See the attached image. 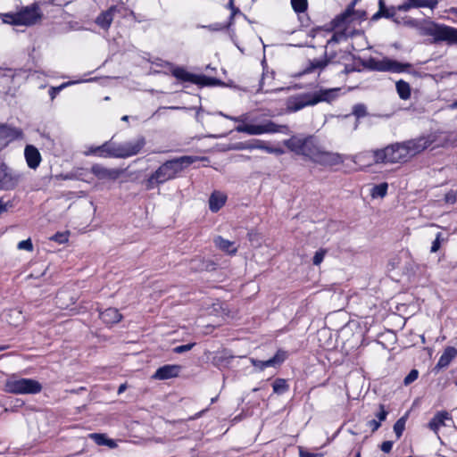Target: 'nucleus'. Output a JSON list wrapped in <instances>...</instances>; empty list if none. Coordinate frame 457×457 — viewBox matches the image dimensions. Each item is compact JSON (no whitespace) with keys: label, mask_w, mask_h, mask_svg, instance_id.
<instances>
[{"label":"nucleus","mask_w":457,"mask_h":457,"mask_svg":"<svg viewBox=\"0 0 457 457\" xmlns=\"http://www.w3.org/2000/svg\"><path fill=\"white\" fill-rule=\"evenodd\" d=\"M171 73L176 79H178L181 81L191 82V83L196 84V85L201 83V79H205L204 75H195V74L190 73V72L187 71L184 68H181V67H177V68L173 69Z\"/></svg>","instance_id":"20"},{"label":"nucleus","mask_w":457,"mask_h":457,"mask_svg":"<svg viewBox=\"0 0 457 457\" xmlns=\"http://www.w3.org/2000/svg\"><path fill=\"white\" fill-rule=\"evenodd\" d=\"M42 15L39 6L35 3L21 8L17 13L10 15L12 21L8 22L15 25L30 26L40 21Z\"/></svg>","instance_id":"8"},{"label":"nucleus","mask_w":457,"mask_h":457,"mask_svg":"<svg viewBox=\"0 0 457 457\" xmlns=\"http://www.w3.org/2000/svg\"><path fill=\"white\" fill-rule=\"evenodd\" d=\"M353 12L350 9H345L342 13L337 15L330 22L332 29L345 30L346 25L351 21Z\"/></svg>","instance_id":"22"},{"label":"nucleus","mask_w":457,"mask_h":457,"mask_svg":"<svg viewBox=\"0 0 457 457\" xmlns=\"http://www.w3.org/2000/svg\"><path fill=\"white\" fill-rule=\"evenodd\" d=\"M367 106L364 104H356L353 106L352 115L355 117L353 130H357L360 125V119L368 115Z\"/></svg>","instance_id":"29"},{"label":"nucleus","mask_w":457,"mask_h":457,"mask_svg":"<svg viewBox=\"0 0 457 457\" xmlns=\"http://www.w3.org/2000/svg\"><path fill=\"white\" fill-rule=\"evenodd\" d=\"M127 388V386L126 384H121L120 385L119 388H118V394L120 395L121 393H123Z\"/></svg>","instance_id":"63"},{"label":"nucleus","mask_w":457,"mask_h":457,"mask_svg":"<svg viewBox=\"0 0 457 457\" xmlns=\"http://www.w3.org/2000/svg\"><path fill=\"white\" fill-rule=\"evenodd\" d=\"M65 87V84L61 85L60 87H52L49 89V96L52 100H54L56 96V95Z\"/></svg>","instance_id":"55"},{"label":"nucleus","mask_w":457,"mask_h":457,"mask_svg":"<svg viewBox=\"0 0 457 457\" xmlns=\"http://www.w3.org/2000/svg\"><path fill=\"white\" fill-rule=\"evenodd\" d=\"M382 13H383L384 18H386V19L393 18L395 15V7H391V8L385 7V9L382 10Z\"/></svg>","instance_id":"51"},{"label":"nucleus","mask_w":457,"mask_h":457,"mask_svg":"<svg viewBox=\"0 0 457 457\" xmlns=\"http://www.w3.org/2000/svg\"><path fill=\"white\" fill-rule=\"evenodd\" d=\"M364 68L370 71H389L394 73H401L406 71L411 67V63H403L395 60L389 59L387 57L382 60H378L374 57H370L362 62Z\"/></svg>","instance_id":"5"},{"label":"nucleus","mask_w":457,"mask_h":457,"mask_svg":"<svg viewBox=\"0 0 457 457\" xmlns=\"http://www.w3.org/2000/svg\"><path fill=\"white\" fill-rule=\"evenodd\" d=\"M264 151H266L269 154H284V150L280 147H271L265 144Z\"/></svg>","instance_id":"52"},{"label":"nucleus","mask_w":457,"mask_h":457,"mask_svg":"<svg viewBox=\"0 0 457 457\" xmlns=\"http://www.w3.org/2000/svg\"><path fill=\"white\" fill-rule=\"evenodd\" d=\"M273 392L278 395H281L287 391L288 385L286 381V379L283 378H277L272 384Z\"/></svg>","instance_id":"35"},{"label":"nucleus","mask_w":457,"mask_h":457,"mask_svg":"<svg viewBox=\"0 0 457 457\" xmlns=\"http://www.w3.org/2000/svg\"><path fill=\"white\" fill-rule=\"evenodd\" d=\"M327 250L325 249L318 250L313 256L312 263L316 266L320 265L323 262Z\"/></svg>","instance_id":"44"},{"label":"nucleus","mask_w":457,"mask_h":457,"mask_svg":"<svg viewBox=\"0 0 457 457\" xmlns=\"http://www.w3.org/2000/svg\"><path fill=\"white\" fill-rule=\"evenodd\" d=\"M331 62V58H325L323 60H313L310 63V67L307 69L308 71H313L317 69H323L325 68L329 62Z\"/></svg>","instance_id":"36"},{"label":"nucleus","mask_w":457,"mask_h":457,"mask_svg":"<svg viewBox=\"0 0 457 457\" xmlns=\"http://www.w3.org/2000/svg\"><path fill=\"white\" fill-rule=\"evenodd\" d=\"M396 91L403 100H407L411 97V87L406 81L400 79L395 84Z\"/></svg>","instance_id":"32"},{"label":"nucleus","mask_w":457,"mask_h":457,"mask_svg":"<svg viewBox=\"0 0 457 457\" xmlns=\"http://www.w3.org/2000/svg\"><path fill=\"white\" fill-rule=\"evenodd\" d=\"M393 447V442L392 441H385L381 444L380 449L382 452L386 453H389Z\"/></svg>","instance_id":"53"},{"label":"nucleus","mask_w":457,"mask_h":457,"mask_svg":"<svg viewBox=\"0 0 457 457\" xmlns=\"http://www.w3.org/2000/svg\"><path fill=\"white\" fill-rule=\"evenodd\" d=\"M419 377V371L416 369L411 370L409 374L404 378L403 384L405 386L411 385Z\"/></svg>","instance_id":"42"},{"label":"nucleus","mask_w":457,"mask_h":457,"mask_svg":"<svg viewBox=\"0 0 457 457\" xmlns=\"http://www.w3.org/2000/svg\"><path fill=\"white\" fill-rule=\"evenodd\" d=\"M118 8L115 5L111 6L106 12H104L97 16L96 23L102 29H109L113 20V13Z\"/></svg>","instance_id":"26"},{"label":"nucleus","mask_w":457,"mask_h":457,"mask_svg":"<svg viewBox=\"0 0 457 457\" xmlns=\"http://www.w3.org/2000/svg\"><path fill=\"white\" fill-rule=\"evenodd\" d=\"M380 411L376 414L377 418L378 419V421L381 422L386 419L387 411L385 410L384 405H379Z\"/></svg>","instance_id":"54"},{"label":"nucleus","mask_w":457,"mask_h":457,"mask_svg":"<svg viewBox=\"0 0 457 457\" xmlns=\"http://www.w3.org/2000/svg\"><path fill=\"white\" fill-rule=\"evenodd\" d=\"M266 78H267V77L265 76V74H263V76H262V80H261V82H260V87H259V91H263V92H265V93H267V92H270V91H272V90H273V89H269V88L264 89V84H265V79H266Z\"/></svg>","instance_id":"59"},{"label":"nucleus","mask_w":457,"mask_h":457,"mask_svg":"<svg viewBox=\"0 0 457 457\" xmlns=\"http://www.w3.org/2000/svg\"><path fill=\"white\" fill-rule=\"evenodd\" d=\"M436 5V0H406L404 3L397 6V10L401 12H408L412 8L420 7H428L434 9Z\"/></svg>","instance_id":"18"},{"label":"nucleus","mask_w":457,"mask_h":457,"mask_svg":"<svg viewBox=\"0 0 457 457\" xmlns=\"http://www.w3.org/2000/svg\"><path fill=\"white\" fill-rule=\"evenodd\" d=\"M21 180V175L9 168L5 163H0V190H12Z\"/></svg>","instance_id":"10"},{"label":"nucleus","mask_w":457,"mask_h":457,"mask_svg":"<svg viewBox=\"0 0 457 457\" xmlns=\"http://www.w3.org/2000/svg\"><path fill=\"white\" fill-rule=\"evenodd\" d=\"M18 249L32 251L33 250V245H32L31 240L29 238V239L22 240V241L19 242Z\"/></svg>","instance_id":"48"},{"label":"nucleus","mask_w":457,"mask_h":457,"mask_svg":"<svg viewBox=\"0 0 457 457\" xmlns=\"http://www.w3.org/2000/svg\"><path fill=\"white\" fill-rule=\"evenodd\" d=\"M90 171L99 180L115 181L123 174L124 170L118 168H106L102 164L96 163L92 165Z\"/></svg>","instance_id":"12"},{"label":"nucleus","mask_w":457,"mask_h":457,"mask_svg":"<svg viewBox=\"0 0 457 457\" xmlns=\"http://www.w3.org/2000/svg\"><path fill=\"white\" fill-rule=\"evenodd\" d=\"M145 138L142 136L137 137L135 140L124 142L129 157L137 154L145 145Z\"/></svg>","instance_id":"27"},{"label":"nucleus","mask_w":457,"mask_h":457,"mask_svg":"<svg viewBox=\"0 0 457 457\" xmlns=\"http://www.w3.org/2000/svg\"><path fill=\"white\" fill-rule=\"evenodd\" d=\"M198 160L196 156L184 155L162 163L151 176L145 179V186L147 190L155 188L161 184L174 179L177 174L181 172Z\"/></svg>","instance_id":"2"},{"label":"nucleus","mask_w":457,"mask_h":457,"mask_svg":"<svg viewBox=\"0 0 457 457\" xmlns=\"http://www.w3.org/2000/svg\"><path fill=\"white\" fill-rule=\"evenodd\" d=\"M214 243L217 247H219L220 250H222L226 253H237V248L233 247L234 242H231L228 239H224L223 237L219 236L214 239Z\"/></svg>","instance_id":"31"},{"label":"nucleus","mask_w":457,"mask_h":457,"mask_svg":"<svg viewBox=\"0 0 457 457\" xmlns=\"http://www.w3.org/2000/svg\"><path fill=\"white\" fill-rule=\"evenodd\" d=\"M69 232H57L50 237L51 240L59 244H63L68 241Z\"/></svg>","instance_id":"41"},{"label":"nucleus","mask_w":457,"mask_h":457,"mask_svg":"<svg viewBox=\"0 0 457 457\" xmlns=\"http://www.w3.org/2000/svg\"><path fill=\"white\" fill-rule=\"evenodd\" d=\"M227 201V195L220 191H214L209 198V208L212 212L220 211Z\"/></svg>","instance_id":"25"},{"label":"nucleus","mask_w":457,"mask_h":457,"mask_svg":"<svg viewBox=\"0 0 457 457\" xmlns=\"http://www.w3.org/2000/svg\"><path fill=\"white\" fill-rule=\"evenodd\" d=\"M284 145L291 152L311 160L320 165H337L343 162L342 156L337 153L324 151L313 136L295 135L283 141Z\"/></svg>","instance_id":"1"},{"label":"nucleus","mask_w":457,"mask_h":457,"mask_svg":"<svg viewBox=\"0 0 457 457\" xmlns=\"http://www.w3.org/2000/svg\"><path fill=\"white\" fill-rule=\"evenodd\" d=\"M300 457H322L323 454L322 453H310V452H306L304 450H303L302 448H300Z\"/></svg>","instance_id":"56"},{"label":"nucleus","mask_w":457,"mask_h":457,"mask_svg":"<svg viewBox=\"0 0 457 457\" xmlns=\"http://www.w3.org/2000/svg\"><path fill=\"white\" fill-rule=\"evenodd\" d=\"M380 18H384L383 17V13H382V10H378L376 13H374L372 15V17L370 18V21H377L378 20H379Z\"/></svg>","instance_id":"60"},{"label":"nucleus","mask_w":457,"mask_h":457,"mask_svg":"<svg viewBox=\"0 0 457 457\" xmlns=\"http://www.w3.org/2000/svg\"><path fill=\"white\" fill-rule=\"evenodd\" d=\"M24 156L28 166L33 170H36L39 166L42 160L39 151L32 145H26Z\"/></svg>","instance_id":"19"},{"label":"nucleus","mask_w":457,"mask_h":457,"mask_svg":"<svg viewBox=\"0 0 457 457\" xmlns=\"http://www.w3.org/2000/svg\"><path fill=\"white\" fill-rule=\"evenodd\" d=\"M436 135L429 134L414 139L403 141L409 158L421 153L436 141Z\"/></svg>","instance_id":"9"},{"label":"nucleus","mask_w":457,"mask_h":457,"mask_svg":"<svg viewBox=\"0 0 457 457\" xmlns=\"http://www.w3.org/2000/svg\"><path fill=\"white\" fill-rule=\"evenodd\" d=\"M220 81L214 78H208L205 76V79H201V83L198 85L203 86H214V85H220Z\"/></svg>","instance_id":"50"},{"label":"nucleus","mask_w":457,"mask_h":457,"mask_svg":"<svg viewBox=\"0 0 457 457\" xmlns=\"http://www.w3.org/2000/svg\"><path fill=\"white\" fill-rule=\"evenodd\" d=\"M347 37V35L345 30H340L337 32H335L331 38L328 41V44L330 43H339L343 39H345Z\"/></svg>","instance_id":"43"},{"label":"nucleus","mask_w":457,"mask_h":457,"mask_svg":"<svg viewBox=\"0 0 457 457\" xmlns=\"http://www.w3.org/2000/svg\"><path fill=\"white\" fill-rule=\"evenodd\" d=\"M457 201V193L453 190H450L445 195V202L446 204H453Z\"/></svg>","instance_id":"47"},{"label":"nucleus","mask_w":457,"mask_h":457,"mask_svg":"<svg viewBox=\"0 0 457 457\" xmlns=\"http://www.w3.org/2000/svg\"><path fill=\"white\" fill-rule=\"evenodd\" d=\"M21 137V129L8 124L0 123V142H3L4 145H7L10 142Z\"/></svg>","instance_id":"14"},{"label":"nucleus","mask_w":457,"mask_h":457,"mask_svg":"<svg viewBox=\"0 0 457 457\" xmlns=\"http://www.w3.org/2000/svg\"><path fill=\"white\" fill-rule=\"evenodd\" d=\"M246 120L247 116L245 114L233 118V121L236 122H245Z\"/></svg>","instance_id":"62"},{"label":"nucleus","mask_w":457,"mask_h":457,"mask_svg":"<svg viewBox=\"0 0 457 457\" xmlns=\"http://www.w3.org/2000/svg\"><path fill=\"white\" fill-rule=\"evenodd\" d=\"M110 154L112 158H129L124 143L116 144L112 142V153Z\"/></svg>","instance_id":"33"},{"label":"nucleus","mask_w":457,"mask_h":457,"mask_svg":"<svg viewBox=\"0 0 457 457\" xmlns=\"http://www.w3.org/2000/svg\"><path fill=\"white\" fill-rule=\"evenodd\" d=\"M42 390V385L32 378L8 379L5 391L15 395H35Z\"/></svg>","instance_id":"6"},{"label":"nucleus","mask_w":457,"mask_h":457,"mask_svg":"<svg viewBox=\"0 0 457 457\" xmlns=\"http://www.w3.org/2000/svg\"><path fill=\"white\" fill-rule=\"evenodd\" d=\"M409 159L410 158L403 142L395 143L383 149L374 151V160L377 163L405 162Z\"/></svg>","instance_id":"3"},{"label":"nucleus","mask_w":457,"mask_h":457,"mask_svg":"<svg viewBox=\"0 0 457 457\" xmlns=\"http://www.w3.org/2000/svg\"><path fill=\"white\" fill-rule=\"evenodd\" d=\"M406 417L400 418L394 425V432L395 433L396 437L399 439L405 428Z\"/></svg>","instance_id":"38"},{"label":"nucleus","mask_w":457,"mask_h":457,"mask_svg":"<svg viewBox=\"0 0 457 457\" xmlns=\"http://www.w3.org/2000/svg\"><path fill=\"white\" fill-rule=\"evenodd\" d=\"M12 204L11 202L4 203L2 198H0V214L6 212L8 208L12 207Z\"/></svg>","instance_id":"57"},{"label":"nucleus","mask_w":457,"mask_h":457,"mask_svg":"<svg viewBox=\"0 0 457 457\" xmlns=\"http://www.w3.org/2000/svg\"><path fill=\"white\" fill-rule=\"evenodd\" d=\"M368 426L371 428L372 432H375L380 428L381 424L376 420H370L368 421Z\"/></svg>","instance_id":"58"},{"label":"nucleus","mask_w":457,"mask_h":457,"mask_svg":"<svg viewBox=\"0 0 457 457\" xmlns=\"http://www.w3.org/2000/svg\"><path fill=\"white\" fill-rule=\"evenodd\" d=\"M314 105L312 92L302 93L287 98L286 108L288 112H295L306 106Z\"/></svg>","instance_id":"11"},{"label":"nucleus","mask_w":457,"mask_h":457,"mask_svg":"<svg viewBox=\"0 0 457 457\" xmlns=\"http://www.w3.org/2000/svg\"><path fill=\"white\" fill-rule=\"evenodd\" d=\"M292 8L297 13L303 12L307 10V0H291Z\"/></svg>","instance_id":"37"},{"label":"nucleus","mask_w":457,"mask_h":457,"mask_svg":"<svg viewBox=\"0 0 457 457\" xmlns=\"http://www.w3.org/2000/svg\"><path fill=\"white\" fill-rule=\"evenodd\" d=\"M427 34L437 44L445 42L447 45H457V29L445 24H433L427 29Z\"/></svg>","instance_id":"7"},{"label":"nucleus","mask_w":457,"mask_h":457,"mask_svg":"<svg viewBox=\"0 0 457 457\" xmlns=\"http://www.w3.org/2000/svg\"><path fill=\"white\" fill-rule=\"evenodd\" d=\"M195 343H190L187 345H178L173 349V352L176 353H183L187 351H190L195 346Z\"/></svg>","instance_id":"46"},{"label":"nucleus","mask_w":457,"mask_h":457,"mask_svg":"<svg viewBox=\"0 0 457 457\" xmlns=\"http://www.w3.org/2000/svg\"><path fill=\"white\" fill-rule=\"evenodd\" d=\"M385 7L386 5L384 0H378V10H383Z\"/></svg>","instance_id":"64"},{"label":"nucleus","mask_w":457,"mask_h":457,"mask_svg":"<svg viewBox=\"0 0 457 457\" xmlns=\"http://www.w3.org/2000/svg\"><path fill=\"white\" fill-rule=\"evenodd\" d=\"M447 421L453 422V417L446 411H437L434 417L430 420L428 424V427L435 432L436 435L438 434V430L441 427H448Z\"/></svg>","instance_id":"16"},{"label":"nucleus","mask_w":457,"mask_h":457,"mask_svg":"<svg viewBox=\"0 0 457 457\" xmlns=\"http://www.w3.org/2000/svg\"><path fill=\"white\" fill-rule=\"evenodd\" d=\"M88 437L98 445H107L110 448H115L117 445L114 440L107 438L104 434L92 433L88 435Z\"/></svg>","instance_id":"30"},{"label":"nucleus","mask_w":457,"mask_h":457,"mask_svg":"<svg viewBox=\"0 0 457 457\" xmlns=\"http://www.w3.org/2000/svg\"><path fill=\"white\" fill-rule=\"evenodd\" d=\"M339 87L335 88H320L318 91L312 92L314 105L320 102L331 103L336 100L340 92Z\"/></svg>","instance_id":"15"},{"label":"nucleus","mask_w":457,"mask_h":457,"mask_svg":"<svg viewBox=\"0 0 457 457\" xmlns=\"http://www.w3.org/2000/svg\"><path fill=\"white\" fill-rule=\"evenodd\" d=\"M456 356L457 349L453 346H447L444 350L433 370L435 372H438L439 370L447 368Z\"/></svg>","instance_id":"17"},{"label":"nucleus","mask_w":457,"mask_h":457,"mask_svg":"<svg viewBox=\"0 0 457 457\" xmlns=\"http://www.w3.org/2000/svg\"><path fill=\"white\" fill-rule=\"evenodd\" d=\"M121 314L116 308H107L100 313V318L106 324H115L121 320Z\"/></svg>","instance_id":"28"},{"label":"nucleus","mask_w":457,"mask_h":457,"mask_svg":"<svg viewBox=\"0 0 457 457\" xmlns=\"http://www.w3.org/2000/svg\"><path fill=\"white\" fill-rule=\"evenodd\" d=\"M287 359V353L282 350H278L276 354L266 361H260L257 359H251L252 364L259 370H263L268 367H278Z\"/></svg>","instance_id":"13"},{"label":"nucleus","mask_w":457,"mask_h":457,"mask_svg":"<svg viewBox=\"0 0 457 457\" xmlns=\"http://www.w3.org/2000/svg\"><path fill=\"white\" fill-rule=\"evenodd\" d=\"M443 241H445V238L443 237V234L441 232H438L436 235L435 240L432 242L430 252L431 253L437 252L440 249V246H441V244Z\"/></svg>","instance_id":"39"},{"label":"nucleus","mask_w":457,"mask_h":457,"mask_svg":"<svg viewBox=\"0 0 457 457\" xmlns=\"http://www.w3.org/2000/svg\"><path fill=\"white\" fill-rule=\"evenodd\" d=\"M112 141H106L99 146H90L85 155H97L102 158H112Z\"/></svg>","instance_id":"23"},{"label":"nucleus","mask_w":457,"mask_h":457,"mask_svg":"<svg viewBox=\"0 0 457 457\" xmlns=\"http://www.w3.org/2000/svg\"><path fill=\"white\" fill-rule=\"evenodd\" d=\"M353 15H356L358 19L360 20H365L366 19V12L365 11H355Z\"/></svg>","instance_id":"61"},{"label":"nucleus","mask_w":457,"mask_h":457,"mask_svg":"<svg viewBox=\"0 0 457 457\" xmlns=\"http://www.w3.org/2000/svg\"><path fill=\"white\" fill-rule=\"evenodd\" d=\"M229 26L230 25H228V22L226 24L217 22V23L211 24V25L207 26L206 28L211 31H220V30L228 29Z\"/></svg>","instance_id":"49"},{"label":"nucleus","mask_w":457,"mask_h":457,"mask_svg":"<svg viewBox=\"0 0 457 457\" xmlns=\"http://www.w3.org/2000/svg\"><path fill=\"white\" fill-rule=\"evenodd\" d=\"M180 370L179 365H164L156 370L153 378L159 380L169 379L176 378Z\"/></svg>","instance_id":"21"},{"label":"nucleus","mask_w":457,"mask_h":457,"mask_svg":"<svg viewBox=\"0 0 457 457\" xmlns=\"http://www.w3.org/2000/svg\"><path fill=\"white\" fill-rule=\"evenodd\" d=\"M227 7L231 10V14L229 16L228 25H231L234 20V17L237 13L240 12V10L235 6L234 0H229Z\"/></svg>","instance_id":"45"},{"label":"nucleus","mask_w":457,"mask_h":457,"mask_svg":"<svg viewBox=\"0 0 457 457\" xmlns=\"http://www.w3.org/2000/svg\"><path fill=\"white\" fill-rule=\"evenodd\" d=\"M9 315L11 318L13 317V320L14 321L12 322V320H8L9 323L14 325V326H17L19 324L20 321H22L23 320V316H22V313L21 311L19 310H11L10 312H9Z\"/></svg>","instance_id":"40"},{"label":"nucleus","mask_w":457,"mask_h":457,"mask_svg":"<svg viewBox=\"0 0 457 457\" xmlns=\"http://www.w3.org/2000/svg\"><path fill=\"white\" fill-rule=\"evenodd\" d=\"M265 142L260 139H252L245 142H237L229 149L236 151L262 149L264 150Z\"/></svg>","instance_id":"24"},{"label":"nucleus","mask_w":457,"mask_h":457,"mask_svg":"<svg viewBox=\"0 0 457 457\" xmlns=\"http://www.w3.org/2000/svg\"><path fill=\"white\" fill-rule=\"evenodd\" d=\"M388 185L386 182L376 185L372 187L370 195L373 198L384 197L387 193Z\"/></svg>","instance_id":"34"},{"label":"nucleus","mask_w":457,"mask_h":457,"mask_svg":"<svg viewBox=\"0 0 457 457\" xmlns=\"http://www.w3.org/2000/svg\"><path fill=\"white\" fill-rule=\"evenodd\" d=\"M235 130L239 133H245L248 135H262L272 133L289 134L291 131L287 125H278L272 120H266L262 124H241L235 128Z\"/></svg>","instance_id":"4"}]
</instances>
